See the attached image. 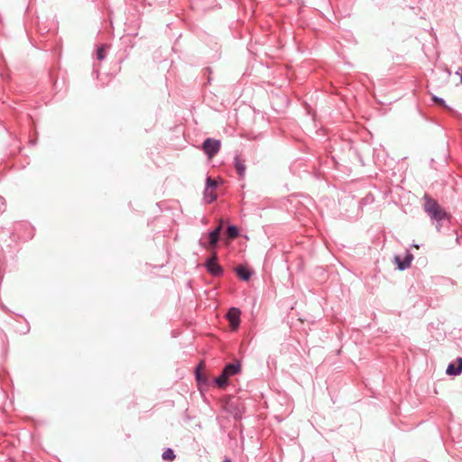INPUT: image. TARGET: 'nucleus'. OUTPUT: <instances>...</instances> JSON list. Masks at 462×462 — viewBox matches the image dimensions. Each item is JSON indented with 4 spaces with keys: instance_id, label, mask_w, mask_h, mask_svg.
I'll list each match as a JSON object with an SVG mask.
<instances>
[{
    "instance_id": "nucleus-15",
    "label": "nucleus",
    "mask_w": 462,
    "mask_h": 462,
    "mask_svg": "<svg viewBox=\"0 0 462 462\" xmlns=\"http://www.w3.org/2000/svg\"><path fill=\"white\" fill-rule=\"evenodd\" d=\"M227 236L229 238L234 239L238 236V229L235 226H229L227 227Z\"/></svg>"
},
{
    "instance_id": "nucleus-10",
    "label": "nucleus",
    "mask_w": 462,
    "mask_h": 462,
    "mask_svg": "<svg viewBox=\"0 0 462 462\" xmlns=\"http://www.w3.org/2000/svg\"><path fill=\"white\" fill-rule=\"evenodd\" d=\"M236 274L244 281H248L251 278L252 273L245 266H238L236 268Z\"/></svg>"
},
{
    "instance_id": "nucleus-4",
    "label": "nucleus",
    "mask_w": 462,
    "mask_h": 462,
    "mask_svg": "<svg viewBox=\"0 0 462 462\" xmlns=\"http://www.w3.org/2000/svg\"><path fill=\"white\" fill-rule=\"evenodd\" d=\"M227 319L229 320L232 329L236 330L240 322V310L236 308H232L226 314Z\"/></svg>"
},
{
    "instance_id": "nucleus-11",
    "label": "nucleus",
    "mask_w": 462,
    "mask_h": 462,
    "mask_svg": "<svg viewBox=\"0 0 462 462\" xmlns=\"http://www.w3.org/2000/svg\"><path fill=\"white\" fill-rule=\"evenodd\" d=\"M228 378L229 376L225 374V372H222V374L215 379V382L219 388H224L227 385Z\"/></svg>"
},
{
    "instance_id": "nucleus-17",
    "label": "nucleus",
    "mask_w": 462,
    "mask_h": 462,
    "mask_svg": "<svg viewBox=\"0 0 462 462\" xmlns=\"http://www.w3.org/2000/svg\"><path fill=\"white\" fill-rule=\"evenodd\" d=\"M217 183L216 180H213L210 177H208L207 179V187L206 188L215 189L217 188Z\"/></svg>"
},
{
    "instance_id": "nucleus-12",
    "label": "nucleus",
    "mask_w": 462,
    "mask_h": 462,
    "mask_svg": "<svg viewBox=\"0 0 462 462\" xmlns=\"http://www.w3.org/2000/svg\"><path fill=\"white\" fill-rule=\"evenodd\" d=\"M204 199H206V201L208 203H211L214 200H216L217 199V194L215 192V189H208V188H206L205 192H204Z\"/></svg>"
},
{
    "instance_id": "nucleus-1",
    "label": "nucleus",
    "mask_w": 462,
    "mask_h": 462,
    "mask_svg": "<svg viewBox=\"0 0 462 462\" xmlns=\"http://www.w3.org/2000/svg\"><path fill=\"white\" fill-rule=\"evenodd\" d=\"M424 209L430 216L438 221L444 219L447 217L446 211L439 205V203L430 197L424 196Z\"/></svg>"
},
{
    "instance_id": "nucleus-5",
    "label": "nucleus",
    "mask_w": 462,
    "mask_h": 462,
    "mask_svg": "<svg viewBox=\"0 0 462 462\" xmlns=\"http://www.w3.org/2000/svg\"><path fill=\"white\" fill-rule=\"evenodd\" d=\"M223 221H220V225L209 234V242L208 245L207 246L208 249L214 248L217 245V243L219 240V234L222 229Z\"/></svg>"
},
{
    "instance_id": "nucleus-19",
    "label": "nucleus",
    "mask_w": 462,
    "mask_h": 462,
    "mask_svg": "<svg viewBox=\"0 0 462 462\" xmlns=\"http://www.w3.org/2000/svg\"><path fill=\"white\" fill-rule=\"evenodd\" d=\"M457 74L460 75V80H461V82H462V69H460L457 72Z\"/></svg>"
},
{
    "instance_id": "nucleus-6",
    "label": "nucleus",
    "mask_w": 462,
    "mask_h": 462,
    "mask_svg": "<svg viewBox=\"0 0 462 462\" xmlns=\"http://www.w3.org/2000/svg\"><path fill=\"white\" fill-rule=\"evenodd\" d=\"M457 366H455L454 364H449L447 370H446V373L448 374V375H457L459 374L461 372H462V358L461 357H458L457 359Z\"/></svg>"
},
{
    "instance_id": "nucleus-13",
    "label": "nucleus",
    "mask_w": 462,
    "mask_h": 462,
    "mask_svg": "<svg viewBox=\"0 0 462 462\" xmlns=\"http://www.w3.org/2000/svg\"><path fill=\"white\" fill-rule=\"evenodd\" d=\"M176 456L171 448H167L162 453V458L166 461H173L175 459Z\"/></svg>"
},
{
    "instance_id": "nucleus-14",
    "label": "nucleus",
    "mask_w": 462,
    "mask_h": 462,
    "mask_svg": "<svg viewBox=\"0 0 462 462\" xmlns=\"http://www.w3.org/2000/svg\"><path fill=\"white\" fill-rule=\"evenodd\" d=\"M205 369V364L204 362H200L199 365L197 367L196 371V376L199 381L205 380L206 378L203 376L201 371Z\"/></svg>"
},
{
    "instance_id": "nucleus-18",
    "label": "nucleus",
    "mask_w": 462,
    "mask_h": 462,
    "mask_svg": "<svg viewBox=\"0 0 462 462\" xmlns=\"http://www.w3.org/2000/svg\"><path fill=\"white\" fill-rule=\"evenodd\" d=\"M433 100L435 103H437L438 105L445 107L446 109L448 110H450V108L446 105L445 101L441 98H439L437 97H433Z\"/></svg>"
},
{
    "instance_id": "nucleus-16",
    "label": "nucleus",
    "mask_w": 462,
    "mask_h": 462,
    "mask_svg": "<svg viewBox=\"0 0 462 462\" xmlns=\"http://www.w3.org/2000/svg\"><path fill=\"white\" fill-rule=\"evenodd\" d=\"M108 48L107 45H102L97 49V57L99 60H103L106 57V50Z\"/></svg>"
},
{
    "instance_id": "nucleus-3",
    "label": "nucleus",
    "mask_w": 462,
    "mask_h": 462,
    "mask_svg": "<svg viewBox=\"0 0 462 462\" xmlns=\"http://www.w3.org/2000/svg\"><path fill=\"white\" fill-rule=\"evenodd\" d=\"M217 253L216 252H213V255L212 257L207 262V268H208V271L215 275V276H218L220 275L222 273H223V269L222 267L217 263Z\"/></svg>"
},
{
    "instance_id": "nucleus-8",
    "label": "nucleus",
    "mask_w": 462,
    "mask_h": 462,
    "mask_svg": "<svg viewBox=\"0 0 462 462\" xmlns=\"http://www.w3.org/2000/svg\"><path fill=\"white\" fill-rule=\"evenodd\" d=\"M412 259H413V256L410 254L406 255V257L404 258L403 261H402L399 256H395V258H394L395 263L398 264V268L400 270H404V269L410 267Z\"/></svg>"
},
{
    "instance_id": "nucleus-9",
    "label": "nucleus",
    "mask_w": 462,
    "mask_h": 462,
    "mask_svg": "<svg viewBox=\"0 0 462 462\" xmlns=\"http://www.w3.org/2000/svg\"><path fill=\"white\" fill-rule=\"evenodd\" d=\"M240 370H241V365H240L239 362H237V363L226 365V367L224 368L223 372H225V374H226L230 377V376L239 373Z\"/></svg>"
},
{
    "instance_id": "nucleus-7",
    "label": "nucleus",
    "mask_w": 462,
    "mask_h": 462,
    "mask_svg": "<svg viewBox=\"0 0 462 462\" xmlns=\"http://www.w3.org/2000/svg\"><path fill=\"white\" fill-rule=\"evenodd\" d=\"M235 168H236V171L238 173V175L241 178H244L245 175V170H246L245 160H243L239 156H236L235 158Z\"/></svg>"
},
{
    "instance_id": "nucleus-2",
    "label": "nucleus",
    "mask_w": 462,
    "mask_h": 462,
    "mask_svg": "<svg viewBox=\"0 0 462 462\" xmlns=\"http://www.w3.org/2000/svg\"><path fill=\"white\" fill-rule=\"evenodd\" d=\"M219 149L220 142L218 140L208 138L203 143V151L210 159L217 153Z\"/></svg>"
}]
</instances>
